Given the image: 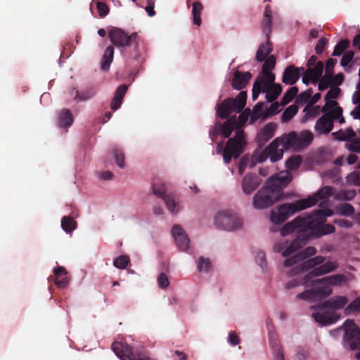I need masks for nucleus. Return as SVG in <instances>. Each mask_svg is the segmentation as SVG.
Returning <instances> with one entry per match:
<instances>
[{"instance_id": "nucleus-1", "label": "nucleus", "mask_w": 360, "mask_h": 360, "mask_svg": "<svg viewBox=\"0 0 360 360\" xmlns=\"http://www.w3.org/2000/svg\"><path fill=\"white\" fill-rule=\"evenodd\" d=\"M333 212L329 210H316L307 215H300L287 223L281 229L282 236H286L296 231L297 236L282 252L284 257H288L303 248L311 238L335 232L333 225L326 224V217L331 216Z\"/></svg>"}, {"instance_id": "nucleus-2", "label": "nucleus", "mask_w": 360, "mask_h": 360, "mask_svg": "<svg viewBox=\"0 0 360 360\" xmlns=\"http://www.w3.org/2000/svg\"><path fill=\"white\" fill-rule=\"evenodd\" d=\"M291 181V176L279 173L269 178L265 185L253 197L252 205L255 209L262 210L272 206L283 195V188Z\"/></svg>"}, {"instance_id": "nucleus-3", "label": "nucleus", "mask_w": 360, "mask_h": 360, "mask_svg": "<svg viewBox=\"0 0 360 360\" xmlns=\"http://www.w3.org/2000/svg\"><path fill=\"white\" fill-rule=\"evenodd\" d=\"M108 36L113 45L122 48V54L129 64L134 66L140 65L143 61L140 49L141 38L137 33L128 35L120 28L112 27L108 32Z\"/></svg>"}, {"instance_id": "nucleus-4", "label": "nucleus", "mask_w": 360, "mask_h": 360, "mask_svg": "<svg viewBox=\"0 0 360 360\" xmlns=\"http://www.w3.org/2000/svg\"><path fill=\"white\" fill-rule=\"evenodd\" d=\"M247 93L240 91L236 98L224 99L217 107V114L221 119H227L220 126V132L224 138H229L233 129H240V122L236 115L229 118L232 112H240L246 105Z\"/></svg>"}, {"instance_id": "nucleus-5", "label": "nucleus", "mask_w": 360, "mask_h": 360, "mask_svg": "<svg viewBox=\"0 0 360 360\" xmlns=\"http://www.w3.org/2000/svg\"><path fill=\"white\" fill-rule=\"evenodd\" d=\"M349 300L347 297L343 295H337L330 297L325 302L317 306H312L311 309H328L330 311L324 312L313 313L312 317L321 326H329L334 324L340 318L341 315L332 310H340L347 306Z\"/></svg>"}, {"instance_id": "nucleus-6", "label": "nucleus", "mask_w": 360, "mask_h": 360, "mask_svg": "<svg viewBox=\"0 0 360 360\" xmlns=\"http://www.w3.org/2000/svg\"><path fill=\"white\" fill-rule=\"evenodd\" d=\"M314 200L312 198L298 200L292 203H284L271 212V221L275 224L284 222L295 213L313 206Z\"/></svg>"}, {"instance_id": "nucleus-7", "label": "nucleus", "mask_w": 360, "mask_h": 360, "mask_svg": "<svg viewBox=\"0 0 360 360\" xmlns=\"http://www.w3.org/2000/svg\"><path fill=\"white\" fill-rule=\"evenodd\" d=\"M245 145L244 132L243 130H238L233 137L228 139L224 148L223 142L219 143L217 151L218 153H223L224 161L229 164L232 158L236 159L243 153Z\"/></svg>"}, {"instance_id": "nucleus-8", "label": "nucleus", "mask_w": 360, "mask_h": 360, "mask_svg": "<svg viewBox=\"0 0 360 360\" xmlns=\"http://www.w3.org/2000/svg\"><path fill=\"white\" fill-rule=\"evenodd\" d=\"M271 0H264V3H269ZM272 15L273 11L269 4H267L264 11V18L261 22L262 32L266 35V43L262 44L256 53V59L259 62H262L272 51V44L270 42V35L272 31Z\"/></svg>"}, {"instance_id": "nucleus-9", "label": "nucleus", "mask_w": 360, "mask_h": 360, "mask_svg": "<svg viewBox=\"0 0 360 360\" xmlns=\"http://www.w3.org/2000/svg\"><path fill=\"white\" fill-rule=\"evenodd\" d=\"M214 221L217 227L227 231H233L243 226V219L238 214L229 211L219 212Z\"/></svg>"}, {"instance_id": "nucleus-10", "label": "nucleus", "mask_w": 360, "mask_h": 360, "mask_svg": "<svg viewBox=\"0 0 360 360\" xmlns=\"http://www.w3.org/2000/svg\"><path fill=\"white\" fill-rule=\"evenodd\" d=\"M316 253V250L312 246H309L304 248L303 250L299 252L297 254L287 258L283 263V265L286 267L296 265L292 270V274H297L300 271H302L301 264L308 257L314 255Z\"/></svg>"}, {"instance_id": "nucleus-11", "label": "nucleus", "mask_w": 360, "mask_h": 360, "mask_svg": "<svg viewBox=\"0 0 360 360\" xmlns=\"http://www.w3.org/2000/svg\"><path fill=\"white\" fill-rule=\"evenodd\" d=\"M344 340L351 349H357L360 345V329L353 320L347 319L344 323Z\"/></svg>"}, {"instance_id": "nucleus-12", "label": "nucleus", "mask_w": 360, "mask_h": 360, "mask_svg": "<svg viewBox=\"0 0 360 360\" xmlns=\"http://www.w3.org/2000/svg\"><path fill=\"white\" fill-rule=\"evenodd\" d=\"M152 190L154 195L162 198L167 209L172 214H176L180 210V206L174 199L166 193L167 188L164 184H153Z\"/></svg>"}, {"instance_id": "nucleus-13", "label": "nucleus", "mask_w": 360, "mask_h": 360, "mask_svg": "<svg viewBox=\"0 0 360 360\" xmlns=\"http://www.w3.org/2000/svg\"><path fill=\"white\" fill-rule=\"evenodd\" d=\"M338 267V264L336 262H323L322 265L318 266L317 268H314L307 274L303 278V283L307 285L309 283H311L314 280H312L313 278L316 276H319L323 274H329L332 271H334Z\"/></svg>"}, {"instance_id": "nucleus-14", "label": "nucleus", "mask_w": 360, "mask_h": 360, "mask_svg": "<svg viewBox=\"0 0 360 360\" xmlns=\"http://www.w3.org/2000/svg\"><path fill=\"white\" fill-rule=\"evenodd\" d=\"M172 235L179 248L182 251H188L189 248L190 239L179 224H175L173 226L172 228Z\"/></svg>"}, {"instance_id": "nucleus-15", "label": "nucleus", "mask_w": 360, "mask_h": 360, "mask_svg": "<svg viewBox=\"0 0 360 360\" xmlns=\"http://www.w3.org/2000/svg\"><path fill=\"white\" fill-rule=\"evenodd\" d=\"M262 179L255 174H247L241 181L243 192L247 195H251L262 184Z\"/></svg>"}, {"instance_id": "nucleus-16", "label": "nucleus", "mask_w": 360, "mask_h": 360, "mask_svg": "<svg viewBox=\"0 0 360 360\" xmlns=\"http://www.w3.org/2000/svg\"><path fill=\"white\" fill-rule=\"evenodd\" d=\"M333 127L334 124L332 120L331 114H323L316 120L314 126V131L319 135L328 134L333 130Z\"/></svg>"}, {"instance_id": "nucleus-17", "label": "nucleus", "mask_w": 360, "mask_h": 360, "mask_svg": "<svg viewBox=\"0 0 360 360\" xmlns=\"http://www.w3.org/2000/svg\"><path fill=\"white\" fill-rule=\"evenodd\" d=\"M281 141V138H276L265 148L272 162H276L283 158L284 148Z\"/></svg>"}, {"instance_id": "nucleus-18", "label": "nucleus", "mask_w": 360, "mask_h": 360, "mask_svg": "<svg viewBox=\"0 0 360 360\" xmlns=\"http://www.w3.org/2000/svg\"><path fill=\"white\" fill-rule=\"evenodd\" d=\"M264 63L262 65V76L259 78H264V81L267 80V84H271L275 81V75L271 72V70L276 65V58L271 55L266 59H264Z\"/></svg>"}, {"instance_id": "nucleus-19", "label": "nucleus", "mask_w": 360, "mask_h": 360, "mask_svg": "<svg viewBox=\"0 0 360 360\" xmlns=\"http://www.w3.org/2000/svg\"><path fill=\"white\" fill-rule=\"evenodd\" d=\"M304 71V68L289 65L283 72L282 82L286 84L293 85L300 79V72Z\"/></svg>"}, {"instance_id": "nucleus-20", "label": "nucleus", "mask_w": 360, "mask_h": 360, "mask_svg": "<svg viewBox=\"0 0 360 360\" xmlns=\"http://www.w3.org/2000/svg\"><path fill=\"white\" fill-rule=\"evenodd\" d=\"M251 78L252 74L250 72L236 70L232 79L231 86L235 89L241 90L246 86Z\"/></svg>"}, {"instance_id": "nucleus-21", "label": "nucleus", "mask_w": 360, "mask_h": 360, "mask_svg": "<svg viewBox=\"0 0 360 360\" xmlns=\"http://www.w3.org/2000/svg\"><path fill=\"white\" fill-rule=\"evenodd\" d=\"M263 92L266 93V98L269 102L275 101L282 92V86L279 84H275L274 82L271 84H267V80L264 81Z\"/></svg>"}, {"instance_id": "nucleus-22", "label": "nucleus", "mask_w": 360, "mask_h": 360, "mask_svg": "<svg viewBox=\"0 0 360 360\" xmlns=\"http://www.w3.org/2000/svg\"><path fill=\"white\" fill-rule=\"evenodd\" d=\"M55 284L58 288H65L69 284V279L67 277L68 271L63 266H57L53 270Z\"/></svg>"}, {"instance_id": "nucleus-23", "label": "nucleus", "mask_w": 360, "mask_h": 360, "mask_svg": "<svg viewBox=\"0 0 360 360\" xmlns=\"http://www.w3.org/2000/svg\"><path fill=\"white\" fill-rule=\"evenodd\" d=\"M276 124L273 122L266 124L257 135V141L260 146L269 141L274 136Z\"/></svg>"}, {"instance_id": "nucleus-24", "label": "nucleus", "mask_w": 360, "mask_h": 360, "mask_svg": "<svg viewBox=\"0 0 360 360\" xmlns=\"http://www.w3.org/2000/svg\"><path fill=\"white\" fill-rule=\"evenodd\" d=\"M128 89L127 84H122L117 87L110 103V108L113 111L117 110L122 104V100Z\"/></svg>"}, {"instance_id": "nucleus-25", "label": "nucleus", "mask_w": 360, "mask_h": 360, "mask_svg": "<svg viewBox=\"0 0 360 360\" xmlns=\"http://www.w3.org/2000/svg\"><path fill=\"white\" fill-rule=\"evenodd\" d=\"M347 281V277L344 274H335L327 277H324L321 279H316L314 281H312L313 285L316 284H328V285H340L342 283H345Z\"/></svg>"}, {"instance_id": "nucleus-26", "label": "nucleus", "mask_w": 360, "mask_h": 360, "mask_svg": "<svg viewBox=\"0 0 360 360\" xmlns=\"http://www.w3.org/2000/svg\"><path fill=\"white\" fill-rule=\"evenodd\" d=\"M332 136L338 141L351 143L356 139V133L352 127L347 128L345 131L340 129L338 131L333 132Z\"/></svg>"}, {"instance_id": "nucleus-27", "label": "nucleus", "mask_w": 360, "mask_h": 360, "mask_svg": "<svg viewBox=\"0 0 360 360\" xmlns=\"http://www.w3.org/2000/svg\"><path fill=\"white\" fill-rule=\"evenodd\" d=\"M325 260L326 258L323 256H316L313 258L304 260V262L301 264L300 269H302V271H307L309 269L312 270L314 268H317L318 266L322 265Z\"/></svg>"}, {"instance_id": "nucleus-28", "label": "nucleus", "mask_w": 360, "mask_h": 360, "mask_svg": "<svg viewBox=\"0 0 360 360\" xmlns=\"http://www.w3.org/2000/svg\"><path fill=\"white\" fill-rule=\"evenodd\" d=\"M114 58V49L112 46H108L104 51L101 61V69L103 71H108Z\"/></svg>"}, {"instance_id": "nucleus-29", "label": "nucleus", "mask_w": 360, "mask_h": 360, "mask_svg": "<svg viewBox=\"0 0 360 360\" xmlns=\"http://www.w3.org/2000/svg\"><path fill=\"white\" fill-rule=\"evenodd\" d=\"M335 188L332 186H326L321 188L313 196H309L308 198H312L314 200L313 205H316L319 200L326 199L332 196L334 193Z\"/></svg>"}, {"instance_id": "nucleus-30", "label": "nucleus", "mask_w": 360, "mask_h": 360, "mask_svg": "<svg viewBox=\"0 0 360 360\" xmlns=\"http://www.w3.org/2000/svg\"><path fill=\"white\" fill-rule=\"evenodd\" d=\"M73 122V117L70 110L65 109L60 111L58 118V125L60 127H69Z\"/></svg>"}, {"instance_id": "nucleus-31", "label": "nucleus", "mask_w": 360, "mask_h": 360, "mask_svg": "<svg viewBox=\"0 0 360 360\" xmlns=\"http://www.w3.org/2000/svg\"><path fill=\"white\" fill-rule=\"evenodd\" d=\"M313 66L309 68L306 71L308 75H311V77H314V84H316L323 74L324 65L322 61H318Z\"/></svg>"}, {"instance_id": "nucleus-32", "label": "nucleus", "mask_w": 360, "mask_h": 360, "mask_svg": "<svg viewBox=\"0 0 360 360\" xmlns=\"http://www.w3.org/2000/svg\"><path fill=\"white\" fill-rule=\"evenodd\" d=\"M281 139V143L284 149H288L295 146L299 139L295 132H290L286 136H280Z\"/></svg>"}, {"instance_id": "nucleus-33", "label": "nucleus", "mask_w": 360, "mask_h": 360, "mask_svg": "<svg viewBox=\"0 0 360 360\" xmlns=\"http://www.w3.org/2000/svg\"><path fill=\"white\" fill-rule=\"evenodd\" d=\"M269 157L266 149L264 150H255L251 158L250 167H254L257 164L264 162Z\"/></svg>"}, {"instance_id": "nucleus-34", "label": "nucleus", "mask_w": 360, "mask_h": 360, "mask_svg": "<svg viewBox=\"0 0 360 360\" xmlns=\"http://www.w3.org/2000/svg\"><path fill=\"white\" fill-rule=\"evenodd\" d=\"M96 94V89L94 86H90L86 89L76 91L75 99H78L80 101H85L93 98Z\"/></svg>"}, {"instance_id": "nucleus-35", "label": "nucleus", "mask_w": 360, "mask_h": 360, "mask_svg": "<svg viewBox=\"0 0 360 360\" xmlns=\"http://www.w3.org/2000/svg\"><path fill=\"white\" fill-rule=\"evenodd\" d=\"M61 227L68 233L72 232L77 228V222L73 217L65 216L61 219Z\"/></svg>"}, {"instance_id": "nucleus-36", "label": "nucleus", "mask_w": 360, "mask_h": 360, "mask_svg": "<svg viewBox=\"0 0 360 360\" xmlns=\"http://www.w3.org/2000/svg\"><path fill=\"white\" fill-rule=\"evenodd\" d=\"M313 291L315 299L321 297H327L332 293V289L329 285H321L311 288Z\"/></svg>"}, {"instance_id": "nucleus-37", "label": "nucleus", "mask_w": 360, "mask_h": 360, "mask_svg": "<svg viewBox=\"0 0 360 360\" xmlns=\"http://www.w3.org/2000/svg\"><path fill=\"white\" fill-rule=\"evenodd\" d=\"M269 113L264 110V104L262 103H257L253 108L251 121L254 122L259 118L266 119Z\"/></svg>"}, {"instance_id": "nucleus-38", "label": "nucleus", "mask_w": 360, "mask_h": 360, "mask_svg": "<svg viewBox=\"0 0 360 360\" xmlns=\"http://www.w3.org/2000/svg\"><path fill=\"white\" fill-rule=\"evenodd\" d=\"M203 8L202 4L199 1H195L193 4L192 15L193 24L200 26L201 24L200 14Z\"/></svg>"}, {"instance_id": "nucleus-39", "label": "nucleus", "mask_w": 360, "mask_h": 360, "mask_svg": "<svg viewBox=\"0 0 360 360\" xmlns=\"http://www.w3.org/2000/svg\"><path fill=\"white\" fill-rule=\"evenodd\" d=\"M349 41L347 39L340 40L335 46L333 51V56H339L342 55L344 51L349 47Z\"/></svg>"}, {"instance_id": "nucleus-40", "label": "nucleus", "mask_w": 360, "mask_h": 360, "mask_svg": "<svg viewBox=\"0 0 360 360\" xmlns=\"http://www.w3.org/2000/svg\"><path fill=\"white\" fill-rule=\"evenodd\" d=\"M360 311V296L350 302L345 308V314L348 316L352 314L357 313Z\"/></svg>"}, {"instance_id": "nucleus-41", "label": "nucleus", "mask_w": 360, "mask_h": 360, "mask_svg": "<svg viewBox=\"0 0 360 360\" xmlns=\"http://www.w3.org/2000/svg\"><path fill=\"white\" fill-rule=\"evenodd\" d=\"M298 91L299 89L297 86H292L291 88H290L282 97L281 103L283 105H287L288 103H289L297 94Z\"/></svg>"}, {"instance_id": "nucleus-42", "label": "nucleus", "mask_w": 360, "mask_h": 360, "mask_svg": "<svg viewBox=\"0 0 360 360\" xmlns=\"http://www.w3.org/2000/svg\"><path fill=\"white\" fill-rule=\"evenodd\" d=\"M298 108L295 105L288 107L282 114V121L287 122L290 121L297 112Z\"/></svg>"}, {"instance_id": "nucleus-43", "label": "nucleus", "mask_w": 360, "mask_h": 360, "mask_svg": "<svg viewBox=\"0 0 360 360\" xmlns=\"http://www.w3.org/2000/svg\"><path fill=\"white\" fill-rule=\"evenodd\" d=\"M302 159L300 155H293L289 158L285 162V166L288 169L294 170L301 165Z\"/></svg>"}, {"instance_id": "nucleus-44", "label": "nucleus", "mask_w": 360, "mask_h": 360, "mask_svg": "<svg viewBox=\"0 0 360 360\" xmlns=\"http://www.w3.org/2000/svg\"><path fill=\"white\" fill-rule=\"evenodd\" d=\"M130 262V259L127 255H120L113 261V265L120 269H124Z\"/></svg>"}, {"instance_id": "nucleus-45", "label": "nucleus", "mask_w": 360, "mask_h": 360, "mask_svg": "<svg viewBox=\"0 0 360 360\" xmlns=\"http://www.w3.org/2000/svg\"><path fill=\"white\" fill-rule=\"evenodd\" d=\"M304 112H305V117H316L319 112H320V106L310 104H307V105L304 107Z\"/></svg>"}, {"instance_id": "nucleus-46", "label": "nucleus", "mask_w": 360, "mask_h": 360, "mask_svg": "<svg viewBox=\"0 0 360 360\" xmlns=\"http://www.w3.org/2000/svg\"><path fill=\"white\" fill-rule=\"evenodd\" d=\"M264 86V78H257L254 82L252 86V99L255 101L262 90Z\"/></svg>"}, {"instance_id": "nucleus-47", "label": "nucleus", "mask_w": 360, "mask_h": 360, "mask_svg": "<svg viewBox=\"0 0 360 360\" xmlns=\"http://www.w3.org/2000/svg\"><path fill=\"white\" fill-rule=\"evenodd\" d=\"M348 184L360 186V171H354L349 173L346 177Z\"/></svg>"}, {"instance_id": "nucleus-48", "label": "nucleus", "mask_w": 360, "mask_h": 360, "mask_svg": "<svg viewBox=\"0 0 360 360\" xmlns=\"http://www.w3.org/2000/svg\"><path fill=\"white\" fill-rule=\"evenodd\" d=\"M340 107L338 103L333 100H326V103L321 108V112L324 114L330 113L335 108Z\"/></svg>"}, {"instance_id": "nucleus-49", "label": "nucleus", "mask_w": 360, "mask_h": 360, "mask_svg": "<svg viewBox=\"0 0 360 360\" xmlns=\"http://www.w3.org/2000/svg\"><path fill=\"white\" fill-rule=\"evenodd\" d=\"M269 345H271L273 349L274 354L279 352H283L281 350L280 342L278 340L276 334L271 333L269 335Z\"/></svg>"}, {"instance_id": "nucleus-50", "label": "nucleus", "mask_w": 360, "mask_h": 360, "mask_svg": "<svg viewBox=\"0 0 360 360\" xmlns=\"http://www.w3.org/2000/svg\"><path fill=\"white\" fill-rule=\"evenodd\" d=\"M113 155L115 159L116 164L120 168L124 167V155L122 150L115 148L112 151Z\"/></svg>"}, {"instance_id": "nucleus-51", "label": "nucleus", "mask_w": 360, "mask_h": 360, "mask_svg": "<svg viewBox=\"0 0 360 360\" xmlns=\"http://www.w3.org/2000/svg\"><path fill=\"white\" fill-rule=\"evenodd\" d=\"M342 108L341 107L335 108V110L330 112L333 122L338 120L341 124L345 122V119L342 115Z\"/></svg>"}, {"instance_id": "nucleus-52", "label": "nucleus", "mask_w": 360, "mask_h": 360, "mask_svg": "<svg viewBox=\"0 0 360 360\" xmlns=\"http://www.w3.org/2000/svg\"><path fill=\"white\" fill-rule=\"evenodd\" d=\"M314 139V136L312 133L309 131H304L300 134V136L298 137L300 141H301L304 145H309Z\"/></svg>"}, {"instance_id": "nucleus-53", "label": "nucleus", "mask_w": 360, "mask_h": 360, "mask_svg": "<svg viewBox=\"0 0 360 360\" xmlns=\"http://www.w3.org/2000/svg\"><path fill=\"white\" fill-rule=\"evenodd\" d=\"M210 267L211 263L208 259H205L203 257H200L198 262V269L200 271L207 272Z\"/></svg>"}, {"instance_id": "nucleus-54", "label": "nucleus", "mask_w": 360, "mask_h": 360, "mask_svg": "<svg viewBox=\"0 0 360 360\" xmlns=\"http://www.w3.org/2000/svg\"><path fill=\"white\" fill-rule=\"evenodd\" d=\"M329 79L330 81L331 87H337L342 84L344 81V75L342 73H338L335 76L333 77V74L329 75Z\"/></svg>"}, {"instance_id": "nucleus-55", "label": "nucleus", "mask_w": 360, "mask_h": 360, "mask_svg": "<svg viewBox=\"0 0 360 360\" xmlns=\"http://www.w3.org/2000/svg\"><path fill=\"white\" fill-rule=\"evenodd\" d=\"M354 53L353 51H347L343 53L342 58L340 61V65L342 67H347L349 63L353 60Z\"/></svg>"}, {"instance_id": "nucleus-56", "label": "nucleus", "mask_w": 360, "mask_h": 360, "mask_svg": "<svg viewBox=\"0 0 360 360\" xmlns=\"http://www.w3.org/2000/svg\"><path fill=\"white\" fill-rule=\"evenodd\" d=\"M313 94L312 89H309L307 91L302 92L297 96V103H304L309 101L311 96Z\"/></svg>"}, {"instance_id": "nucleus-57", "label": "nucleus", "mask_w": 360, "mask_h": 360, "mask_svg": "<svg viewBox=\"0 0 360 360\" xmlns=\"http://www.w3.org/2000/svg\"><path fill=\"white\" fill-rule=\"evenodd\" d=\"M319 82V89L320 91L326 90L329 86L331 87L330 81L329 79L328 74L324 75L323 77H320Z\"/></svg>"}, {"instance_id": "nucleus-58", "label": "nucleus", "mask_w": 360, "mask_h": 360, "mask_svg": "<svg viewBox=\"0 0 360 360\" xmlns=\"http://www.w3.org/2000/svg\"><path fill=\"white\" fill-rule=\"evenodd\" d=\"M96 8L101 17L106 16L110 11L108 6L102 1H98L96 3Z\"/></svg>"}, {"instance_id": "nucleus-59", "label": "nucleus", "mask_w": 360, "mask_h": 360, "mask_svg": "<svg viewBox=\"0 0 360 360\" xmlns=\"http://www.w3.org/2000/svg\"><path fill=\"white\" fill-rule=\"evenodd\" d=\"M328 40L326 37H321L317 42L315 46V51L316 54H321L328 44Z\"/></svg>"}, {"instance_id": "nucleus-60", "label": "nucleus", "mask_w": 360, "mask_h": 360, "mask_svg": "<svg viewBox=\"0 0 360 360\" xmlns=\"http://www.w3.org/2000/svg\"><path fill=\"white\" fill-rule=\"evenodd\" d=\"M255 260L262 269L266 266V255L264 251L259 250L257 252Z\"/></svg>"}, {"instance_id": "nucleus-61", "label": "nucleus", "mask_w": 360, "mask_h": 360, "mask_svg": "<svg viewBox=\"0 0 360 360\" xmlns=\"http://www.w3.org/2000/svg\"><path fill=\"white\" fill-rule=\"evenodd\" d=\"M158 283L160 288L165 289L169 286V282L167 275L161 273L158 277Z\"/></svg>"}, {"instance_id": "nucleus-62", "label": "nucleus", "mask_w": 360, "mask_h": 360, "mask_svg": "<svg viewBox=\"0 0 360 360\" xmlns=\"http://www.w3.org/2000/svg\"><path fill=\"white\" fill-rule=\"evenodd\" d=\"M340 89L338 87H331L325 96V100L335 99L338 97Z\"/></svg>"}, {"instance_id": "nucleus-63", "label": "nucleus", "mask_w": 360, "mask_h": 360, "mask_svg": "<svg viewBox=\"0 0 360 360\" xmlns=\"http://www.w3.org/2000/svg\"><path fill=\"white\" fill-rule=\"evenodd\" d=\"M356 195V193L354 191H342L338 195V198L350 200L353 199Z\"/></svg>"}, {"instance_id": "nucleus-64", "label": "nucleus", "mask_w": 360, "mask_h": 360, "mask_svg": "<svg viewBox=\"0 0 360 360\" xmlns=\"http://www.w3.org/2000/svg\"><path fill=\"white\" fill-rule=\"evenodd\" d=\"M347 148L354 153H360V139L356 140L354 139L352 143L348 146Z\"/></svg>"}]
</instances>
